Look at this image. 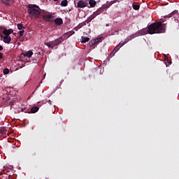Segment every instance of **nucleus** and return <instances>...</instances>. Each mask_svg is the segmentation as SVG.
Here are the masks:
<instances>
[{
  "mask_svg": "<svg viewBox=\"0 0 179 179\" xmlns=\"http://www.w3.org/2000/svg\"><path fill=\"white\" fill-rule=\"evenodd\" d=\"M166 24H162V22H155L148 25V34H164L166 33Z\"/></svg>",
  "mask_w": 179,
  "mask_h": 179,
  "instance_id": "nucleus-1",
  "label": "nucleus"
},
{
  "mask_svg": "<svg viewBox=\"0 0 179 179\" xmlns=\"http://www.w3.org/2000/svg\"><path fill=\"white\" fill-rule=\"evenodd\" d=\"M27 12L29 14V17L31 19H38L41 15V8L36 4H29L27 6Z\"/></svg>",
  "mask_w": 179,
  "mask_h": 179,
  "instance_id": "nucleus-2",
  "label": "nucleus"
},
{
  "mask_svg": "<svg viewBox=\"0 0 179 179\" xmlns=\"http://www.w3.org/2000/svg\"><path fill=\"white\" fill-rule=\"evenodd\" d=\"M42 18L44 22L48 23L54 22L55 16L52 12L45 11L42 14Z\"/></svg>",
  "mask_w": 179,
  "mask_h": 179,
  "instance_id": "nucleus-3",
  "label": "nucleus"
},
{
  "mask_svg": "<svg viewBox=\"0 0 179 179\" xmlns=\"http://www.w3.org/2000/svg\"><path fill=\"white\" fill-rule=\"evenodd\" d=\"M103 37H99L98 38H94L92 41L89 42V46L90 48H94V45L99 44V42H101Z\"/></svg>",
  "mask_w": 179,
  "mask_h": 179,
  "instance_id": "nucleus-4",
  "label": "nucleus"
},
{
  "mask_svg": "<svg viewBox=\"0 0 179 179\" xmlns=\"http://www.w3.org/2000/svg\"><path fill=\"white\" fill-rule=\"evenodd\" d=\"M76 8H84L88 6L87 1L80 0L77 2V6L75 5Z\"/></svg>",
  "mask_w": 179,
  "mask_h": 179,
  "instance_id": "nucleus-5",
  "label": "nucleus"
},
{
  "mask_svg": "<svg viewBox=\"0 0 179 179\" xmlns=\"http://www.w3.org/2000/svg\"><path fill=\"white\" fill-rule=\"evenodd\" d=\"M64 41V38L63 37H59V38L55 39V41H52V48L60 45L61 43H62Z\"/></svg>",
  "mask_w": 179,
  "mask_h": 179,
  "instance_id": "nucleus-6",
  "label": "nucleus"
},
{
  "mask_svg": "<svg viewBox=\"0 0 179 179\" xmlns=\"http://www.w3.org/2000/svg\"><path fill=\"white\" fill-rule=\"evenodd\" d=\"M0 36L1 37V40L3 38V41L4 43H6V44H9V43L11 41L12 38L10 36H3L2 34L0 35Z\"/></svg>",
  "mask_w": 179,
  "mask_h": 179,
  "instance_id": "nucleus-7",
  "label": "nucleus"
},
{
  "mask_svg": "<svg viewBox=\"0 0 179 179\" xmlns=\"http://www.w3.org/2000/svg\"><path fill=\"white\" fill-rule=\"evenodd\" d=\"M1 3L4 5H6V6H11L12 4H13L14 1L13 0H1Z\"/></svg>",
  "mask_w": 179,
  "mask_h": 179,
  "instance_id": "nucleus-8",
  "label": "nucleus"
},
{
  "mask_svg": "<svg viewBox=\"0 0 179 179\" xmlns=\"http://www.w3.org/2000/svg\"><path fill=\"white\" fill-rule=\"evenodd\" d=\"M53 22L57 26H61L64 23L63 20L62 19V17H57V19H55V20L53 19Z\"/></svg>",
  "mask_w": 179,
  "mask_h": 179,
  "instance_id": "nucleus-9",
  "label": "nucleus"
},
{
  "mask_svg": "<svg viewBox=\"0 0 179 179\" xmlns=\"http://www.w3.org/2000/svg\"><path fill=\"white\" fill-rule=\"evenodd\" d=\"M3 34L5 35L4 36H10V34H13V29H5L2 31Z\"/></svg>",
  "mask_w": 179,
  "mask_h": 179,
  "instance_id": "nucleus-10",
  "label": "nucleus"
},
{
  "mask_svg": "<svg viewBox=\"0 0 179 179\" xmlns=\"http://www.w3.org/2000/svg\"><path fill=\"white\" fill-rule=\"evenodd\" d=\"M24 56L29 58L33 56V52H31V50H29L24 54Z\"/></svg>",
  "mask_w": 179,
  "mask_h": 179,
  "instance_id": "nucleus-11",
  "label": "nucleus"
},
{
  "mask_svg": "<svg viewBox=\"0 0 179 179\" xmlns=\"http://www.w3.org/2000/svg\"><path fill=\"white\" fill-rule=\"evenodd\" d=\"M89 4L90 5L91 8H94L95 5L96 4V1L95 0H90Z\"/></svg>",
  "mask_w": 179,
  "mask_h": 179,
  "instance_id": "nucleus-12",
  "label": "nucleus"
},
{
  "mask_svg": "<svg viewBox=\"0 0 179 179\" xmlns=\"http://www.w3.org/2000/svg\"><path fill=\"white\" fill-rule=\"evenodd\" d=\"M178 13V10H173L171 14H169L168 15L165 16V17H168L170 18L173 15H175L176 14Z\"/></svg>",
  "mask_w": 179,
  "mask_h": 179,
  "instance_id": "nucleus-13",
  "label": "nucleus"
},
{
  "mask_svg": "<svg viewBox=\"0 0 179 179\" xmlns=\"http://www.w3.org/2000/svg\"><path fill=\"white\" fill-rule=\"evenodd\" d=\"M60 5H61V6H62V7H66L67 5H68V1H67V0H63V1H62Z\"/></svg>",
  "mask_w": 179,
  "mask_h": 179,
  "instance_id": "nucleus-14",
  "label": "nucleus"
},
{
  "mask_svg": "<svg viewBox=\"0 0 179 179\" xmlns=\"http://www.w3.org/2000/svg\"><path fill=\"white\" fill-rule=\"evenodd\" d=\"M39 110V108L38 107H37V106H34V107H32L31 108V112L32 113H37V111Z\"/></svg>",
  "mask_w": 179,
  "mask_h": 179,
  "instance_id": "nucleus-15",
  "label": "nucleus"
},
{
  "mask_svg": "<svg viewBox=\"0 0 179 179\" xmlns=\"http://www.w3.org/2000/svg\"><path fill=\"white\" fill-rule=\"evenodd\" d=\"M90 41V38L89 37H86V36H82V43H86L87 41Z\"/></svg>",
  "mask_w": 179,
  "mask_h": 179,
  "instance_id": "nucleus-16",
  "label": "nucleus"
},
{
  "mask_svg": "<svg viewBox=\"0 0 179 179\" xmlns=\"http://www.w3.org/2000/svg\"><path fill=\"white\" fill-rule=\"evenodd\" d=\"M132 8H133L134 10H138L140 9V5L133 3V4H132Z\"/></svg>",
  "mask_w": 179,
  "mask_h": 179,
  "instance_id": "nucleus-17",
  "label": "nucleus"
},
{
  "mask_svg": "<svg viewBox=\"0 0 179 179\" xmlns=\"http://www.w3.org/2000/svg\"><path fill=\"white\" fill-rule=\"evenodd\" d=\"M17 27L19 30H21V31H22L25 29V27H24L23 24H17Z\"/></svg>",
  "mask_w": 179,
  "mask_h": 179,
  "instance_id": "nucleus-18",
  "label": "nucleus"
},
{
  "mask_svg": "<svg viewBox=\"0 0 179 179\" xmlns=\"http://www.w3.org/2000/svg\"><path fill=\"white\" fill-rule=\"evenodd\" d=\"M87 24H86V22H81L80 24L78 25V29H81L83 27V26H85Z\"/></svg>",
  "mask_w": 179,
  "mask_h": 179,
  "instance_id": "nucleus-19",
  "label": "nucleus"
},
{
  "mask_svg": "<svg viewBox=\"0 0 179 179\" xmlns=\"http://www.w3.org/2000/svg\"><path fill=\"white\" fill-rule=\"evenodd\" d=\"M96 17H97V14L96 13H94L92 15L90 16V19L91 21L94 20Z\"/></svg>",
  "mask_w": 179,
  "mask_h": 179,
  "instance_id": "nucleus-20",
  "label": "nucleus"
},
{
  "mask_svg": "<svg viewBox=\"0 0 179 179\" xmlns=\"http://www.w3.org/2000/svg\"><path fill=\"white\" fill-rule=\"evenodd\" d=\"M45 45L48 46V48H51L53 46L52 41H50L49 43H45Z\"/></svg>",
  "mask_w": 179,
  "mask_h": 179,
  "instance_id": "nucleus-21",
  "label": "nucleus"
},
{
  "mask_svg": "<svg viewBox=\"0 0 179 179\" xmlns=\"http://www.w3.org/2000/svg\"><path fill=\"white\" fill-rule=\"evenodd\" d=\"M136 35H137V34H134L133 35L128 36L129 40L132 41V39L135 38Z\"/></svg>",
  "mask_w": 179,
  "mask_h": 179,
  "instance_id": "nucleus-22",
  "label": "nucleus"
},
{
  "mask_svg": "<svg viewBox=\"0 0 179 179\" xmlns=\"http://www.w3.org/2000/svg\"><path fill=\"white\" fill-rule=\"evenodd\" d=\"M96 13V15H99L100 13H102V8L98 9L96 11L94 12Z\"/></svg>",
  "mask_w": 179,
  "mask_h": 179,
  "instance_id": "nucleus-23",
  "label": "nucleus"
},
{
  "mask_svg": "<svg viewBox=\"0 0 179 179\" xmlns=\"http://www.w3.org/2000/svg\"><path fill=\"white\" fill-rule=\"evenodd\" d=\"M96 13V15H99L100 13H102V8L98 9L96 11L94 12Z\"/></svg>",
  "mask_w": 179,
  "mask_h": 179,
  "instance_id": "nucleus-24",
  "label": "nucleus"
},
{
  "mask_svg": "<svg viewBox=\"0 0 179 179\" xmlns=\"http://www.w3.org/2000/svg\"><path fill=\"white\" fill-rule=\"evenodd\" d=\"M85 22V23L87 24L90 23L92 22V20L90 19V17H88L87 19Z\"/></svg>",
  "mask_w": 179,
  "mask_h": 179,
  "instance_id": "nucleus-25",
  "label": "nucleus"
},
{
  "mask_svg": "<svg viewBox=\"0 0 179 179\" xmlns=\"http://www.w3.org/2000/svg\"><path fill=\"white\" fill-rule=\"evenodd\" d=\"M24 32V29L19 31L20 37L23 36Z\"/></svg>",
  "mask_w": 179,
  "mask_h": 179,
  "instance_id": "nucleus-26",
  "label": "nucleus"
},
{
  "mask_svg": "<svg viewBox=\"0 0 179 179\" xmlns=\"http://www.w3.org/2000/svg\"><path fill=\"white\" fill-rule=\"evenodd\" d=\"M3 73L6 74V75L8 74L9 73V69H5L3 70Z\"/></svg>",
  "mask_w": 179,
  "mask_h": 179,
  "instance_id": "nucleus-27",
  "label": "nucleus"
},
{
  "mask_svg": "<svg viewBox=\"0 0 179 179\" xmlns=\"http://www.w3.org/2000/svg\"><path fill=\"white\" fill-rule=\"evenodd\" d=\"M6 133V130L4 129H0V134L2 135Z\"/></svg>",
  "mask_w": 179,
  "mask_h": 179,
  "instance_id": "nucleus-28",
  "label": "nucleus"
},
{
  "mask_svg": "<svg viewBox=\"0 0 179 179\" xmlns=\"http://www.w3.org/2000/svg\"><path fill=\"white\" fill-rule=\"evenodd\" d=\"M120 48H119V45H117V46L114 48L113 51L117 52L119 50Z\"/></svg>",
  "mask_w": 179,
  "mask_h": 179,
  "instance_id": "nucleus-29",
  "label": "nucleus"
},
{
  "mask_svg": "<svg viewBox=\"0 0 179 179\" xmlns=\"http://www.w3.org/2000/svg\"><path fill=\"white\" fill-rule=\"evenodd\" d=\"M129 41V37H127V38L124 39V44H127V43H128Z\"/></svg>",
  "mask_w": 179,
  "mask_h": 179,
  "instance_id": "nucleus-30",
  "label": "nucleus"
},
{
  "mask_svg": "<svg viewBox=\"0 0 179 179\" xmlns=\"http://www.w3.org/2000/svg\"><path fill=\"white\" fill-rule=\"evenodd\" d=\"M124 45H125V42H124V41H121V42L119 43V45H121V46H123Z\"/></svg>",
  "mask_w": 179,
  "mask_h": 179,
  "instance_id": "nucleus-31",
  "label": "nucleus"
},
{
  "mask_svg": "<svg viewBox=\"0 0 179 179\" xmlns=\"http://www.w3.org/2000/svg\"><path fill=\"white\" fill-rule=\"evenodd\" d=\"M113 56H114V50H113V52H110L109 57H113Z\"/></svg>",
  "mask_w": 179,
  "mask_h": 179,
  "instance_id": "nucleus-32",
  "label": "nucleus"
},
{
  "mask_svg": "<svg viewBox=\"0 0 179 179\" xmlns=\"http://www.w3.org/2000/svg\"><path fill=\"white\" fill-rule=\"evenodd\" d=\"M3 54L0 52V59H3Z\"/></svg>",
  "mask_w": 179,
  "mask_h": 179,
  "instance_id": "nucleus-33",
  "label": "nucleus"
},
{
  "mask_svg": "<svg viewBox=\"0 0 179 179\" xmlns=\"http://www.w3.org/2000/svg\"><path fill=\"white\" fill-rule=\"evenodd\" d=\"M3 50V47L0 45V51H2Z\"/></svg>",
  "mask_w": 179,
  "mask_h": 179,
  "instance_id": "nucleus-34",
  "label": "nucleus"
},
{
  "mask_svg": "<svg viewBox=\"0 0 179 179\" xmlns=\"http://www.w3.org/2000/svg\"><path fill=\"white\" fill-rule=\"evenodd\" d=\"M24 110H26V109H25V108H24H24H22V109H21V112H24Z\"/></svg>",
  "mask_w": 179,
  "mask_h": 179,
  "instance_id": "nucleus-35",
  "label": "nucleus"
},
{
  "mask_svg": "<svg viewBox=\"0 0 179 179\" xmlns=\"http://www.w3.org/2000/svg\"><path fill=\"white\" fill-rule=\"evenodd\" d=\"M69 36H71V33H69L68 34Z\"/></svg>",
  "mask_w": 179,
  "mask_h": 179,
  "instance_id": "nucleus-36",
  "label": "nucleus"
},
{
  "mask_svg": "<svg viewBox=\"0 0 179 179\" xmlns=\"http://www.w3.org/2000/svg\"><path fill=\"white\" fill-rule=\"evenodd\" d=\"M54 1H58V0H54Z\"/></svg>",
  "mask_w": 179,
  "mask_h": 179,
  "instance_id": "nucleus-37",
  "label": "nucleus"
}]
</instances>
